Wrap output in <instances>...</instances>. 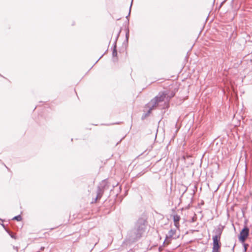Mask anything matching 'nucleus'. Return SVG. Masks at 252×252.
<instances>
[{"label":"nucleus","instance_id":"9b49d317","mask_svg":"<svg viewBox=\"0 0 252 252\" xmlns=\"http://www.w3.org/2000/svg\"><path fill=\"white\" fill-rule=\"evenodd\" d=\"M5 231L9 234V235L10 236V237L12 238L16 239V236L14 233L11 232L10 230H9L7 229H5Z\"/></svg>","mask_w":252,"mask_h":252},{"label":"nucleus","instance_id":"0eeeda50","mask_svg":"<svg viewBox=\"0 0 252 252\" xmlns=\"http://www.w3.org/2000/svg\"><path fill=\"white\" fill-rule=\"evenodd\" d=\"M221 247L220 240L213 239L212 252H220Z\"/></svg>","mask_w":252,"mask_h":252},{"label":"nucleus","instance_id":"20e7f679","mask_svg":"<svg viewBox=\"0 0 252 252\" xmlns=\"http://www.w3.org/2000/svg\"><path fill=\"white\" fill-rule=\"evenodd\" d=\"M250 229L247 226H245L241 230L240 234L238 236V239L241 243H244L245 242L247 238L249 235Z\"/></svg>","mask_w":252,"mask_h":252},{"label":"nucleus","instance_id":"412c9836","mask_svg":"<svg viewBox=\"0 0 252 252\" xmlns=\"http://www.w3.org/2000/svg\"><path fill=\"white\" fill-rule=\"evenodd\" d=\"M102 56H103V55H102L101 57H100V58L96 61L95 63H96L102 58Z\"/></svg>","mask_w":252,"mask_h":252},{"label":"nucleus","instance_id":"6e6552de","mask_svg":"<svg viewBox=\"0 0 252 252\" xmlns=\"http://www.w3.org/2000/svg\"><path fill=\"white\" fill-rule=\"evenodd\" d=\"M173 221H174V225L175 226L177 227V228H179V221H180V219H181V218H180V216L178 215H174L173 216Z\"/></svg>","mask_w":252,"mask_h":252},{"label":"nucleus","instance_id":"5701e85b","mask_svg":"<svg viewBox=\"0 0 252 252\" xmlns=\"http://www.w3.org/2000/svg\"><path fill=\"white\" fill-rule=\"evenodd\" d=\"M127 252H132V251H128Z\"/></svg>","mask_w":252,"mask_h":252},{"label":"nucleus","instance_id":"dca6fc26","mask_svg":"<svg viewBox=\"0 0 252 252\" xmlns=\"http://www.w3.org/2000/svg\"><path fill=\"white\" fill-rule=\"evenodd\" d=\"M243 244L244 247V252H246L248 247H249V244L245 243V242L242 243Z\"/></svg>","mask_w":252,"mask_h":252},{"label":"nucleus","instance_id":"f3484780","mask_svg":"<svg viewBox=\"0 0 252 252\" xmlns=\"http://www.w3.org/2000/svg\"><path fill=\"white\" fill-rule=\"evenodd\" d=\"M133 0H131V3H130V6H129L128 14V15H127V16H126V18L127 19L128 18V16H129V15H130V11H131V6H132V3H133Z\"/></svg>","mask_w":252,"mask_h":252},{"label":"nucleus","instance_id":"aec40b11","mask_svg":"<svg viewBox=\"0 0 252 252\" xmlns=\"http://www.w3.org/2000/svg\"><path fill=\"white\" fill-rule=\"evenodd\" d=\"M226 0H224V1H223L220 4V7H221L223 4V3L225 2Z\"/></svg>","mask_w":252,"mask_h":252},{"label":"nucleus","instance_id":"6ab92c4d","mask_svg":"<svg viewBox=\"0 0 252 252\" xmlns=\"http://www.w3.org/2000/svg\"><path fill=\"white\" fill-rule=\"evenodd\" d=\"M165 246L163 245V244H162V246H159V248H158L159 251H162V249H163V247H165Z\"/></svg>","mask_w":252,"mask_h":252},{"label":"nucleus","instance_id":"423d86ee","mask_svg":"<svg viewBox=\"0 0 252 252\" xmlns=\"http://www.w3.org/2000/svg\"><path fill=\"white\" fill-rule=\"evenodd\" d=\"M224 227V226L220 224L217 226L213 231L215 235L213 236L212 239L215 240L217 238V240H220Z\"/></svg>","mask_w":252,"mask_h":252},{"label":"nucleus","instance_id":"f257e3e1","mask_svg":"<svg viewBox=\"0 0 252 252\" xmlns=\"http://www.w3.org/2000/svg\"><path fill=\"white\" fill-rule=\"evenodd\" d=\"M146 220L143 219L138 220L134 227L127 234L126 241L128 244L134 243L141 238L146 231Z\"/></svg>","mask_w":252,"mask_h":252},{"label":"nucleus","instance_id":"7ed1b4c3","mask_svg":"<svg viewBox=\"0 0 252 252\" xmlns=\"http://www.w3.org/2000/svg\"><path fill=\"white\" fill-rule=\"evenodd\" d=\"M167 93L165 92H160L158 94L152 99L148 105L152 107L159 109H166L168 107V103L165 101Z\"/></svg>","mask_w":252,"mask_h":252},{"label":"nucleus","instance_id":"39448f33","mask_svg":"<svg viewBox=\"0 0 252 252\" xmlns=\"http://www.w3.org/2000/svg\"><path fill=\"white\" fill-rule=\"evenodd\" d=\"M176 230L175 229H170L168 234L166 235L165 239L163 243V245L167 246L170 244L172 239H176L177 237L174 236Z\"/></svg>","mask_w":252,"mask_h":252},{"label":"nucleus","instance_id":"f03ea898","mask_svg":"<svg viewBox=\"0 0 252 252\" xmlns=\"http://www.w3.org/2000/svg\"><path fill=\"white\" fill-rule=\"evenodd\" d=\"M119 183H117L116 185L113 184L112 185V188L110 189V192L114 191L115 190L117 189L116 195H118V194L121 191V187L119 186L118 189L117 186H118ZM111 186V182L109 181L108 179H105L102 180L99 184L97 187V194L95 197V200H97V199H99L101 198L102 196L103 195L105 191L108 190L110 189V187Z\"/></svg>","mask_w":252,"mask_h":252},{"label":"nucleus","instance_id":"f8f14e48","mask_svg":"<svg viewBox=\"0 0 252 252\" xmlns=\"http://www.w3.org/2000/svg\"><path fill=\"white\" fill-rule=\"evenodd\" d=\"M181 190L183 191L182 196L184 194V193L187 191L188 188L184 185H182L181 187Z\"/></svg>","mask_w":252,"mask_h":252},{"label":"nucleus","instance_id":"1a4fd4ad","mask_svg":"<svg viewBox=\"0 0 252 252\" xmlns=\"http://www.w3.org/2000/svg\"><path fill=\"white\" fill-rule=\"evenodd\" d=\"M148 107L149 108V110L147 111V113L143 114V115L141 117V119L144 120L151 113V112L154 109H155L154 107H152V105H148Z\"/></svg>","mask_w":252,"mask_h":252},{"label":"nucleus","instance_id":"4be33fe9","mask_svg":"<svg viewBox=\"0 0 252 252\" xmlns=\"http://www.w3.org/2000/svg\"><path fill=\"white\" fill-rule=\"evenodd\" d=\"M123 139H124V137H123V138H122V139H121V140H120V141H119L117 143V144H116V145H118L120 142H121Z\"/></svg>","mask_w":252,"mask_h":252},{"label":"nucleus","instance_id":"2eb2a0df","mask_svg":"<svg viewBox=\"0 0 252 252\" xmlns=\"http://www.w3.org/2000/svg\"><path fill=\"white\" fill-rule=\"evenodd\" d=\"M112 56H113V57H117V49H113Z\"/></svg>","mask_w":252,"mask_h":252},{"label":"nucleus","instance_id":"ddd939ff","mask_svg":"<svg viewBox=\"0 0 252 252\" xmlns=\"http://www.w3.org/2000/svg\"><path fill=\"white\" fill-rule=\"evenodd\" d=\"M129 35V31L128 28L126 29V41L127 42L128 40Z\"/></svg>","mask_w":252,"mask_h":252},{"label":"nucleus","instance_id":"a211bd4d","mask_svg":"<svg viewBox=\"0 0 252 252\" xmlns=\"http://www.w3.org/2000/svg\"><path fill=\"white\" fill-rule=\"evenodd\" d=\"M3 221V220H2L1 219H0V224L2 226V227L5 229H6L5 228V226L4 225V224L3 223H2V222Z\"/></svg>","mask_w":252,"mask_h":252},{"label":"nucleus","instance_id":"9d476101","mask_svg":"<svg viewBox=\"0 0 252 252\" xmlns=\"http://www.w3.org/2000/svg\"><path fill=\"white\" fill-rule=\"evenodd\" d=\"M121 30H120V31H119L116 37V38H115V41L113 44V46H112V48L113 49H117V40L119 37V35H120V34L121 33Z\"/></svg>","mask_w":252,"mask_h":252},{"label":"nucleus","instance_id":"4468645a","mask_svg":"<svg viewBox=\"0 0 252 252\" xmlns=\"http://www.w3.org/2000/svg\"><path fill=\"white\" fill-rule=\"evenodd\" d=\"M22 219V217L21 215H17L16 216H15L13 219L12 220H16L17 221H20Z\"/></svg>","mask_w":252,"mask_h":252}]
</instances>
